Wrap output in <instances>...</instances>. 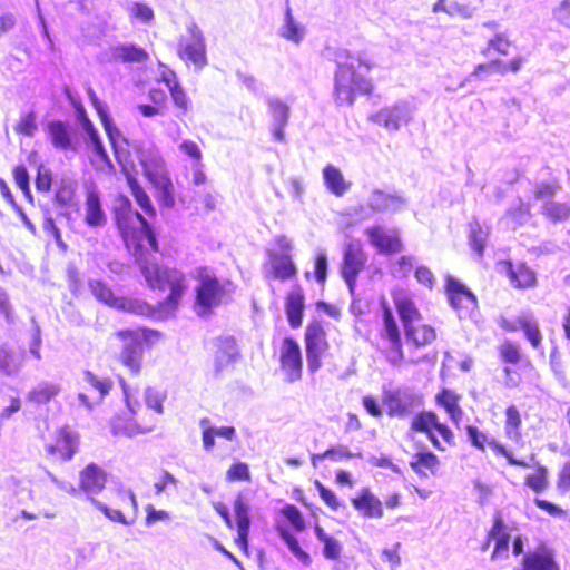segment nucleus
Segmentation results:
<instances>
[{"label":"nucleus","instance_id":"61","mask_svg":"<svg viewBox=\"0 0 570 570\" xmlns=\"http://www.w3.org/2000/svg\"><path fill=\"white\" fill-rule=\"evenodd\" d=\"M18 367L12 352L7 347H0V373L11 375Z\"/></svg>","mask_w":570,"mask_h":570},{"label":"nucleus","instance_id":"34","mask_svg":"<svg viewBox=\"0 0 570 570\" xmlns=\"http://www.w3.org/2000/svg\"><path fill=\"white\" fill-rule=\"evenodd\" d=\"M61 392V386L53 382H40L27 394V401L33 406L48 404Z\"/></svg>","mask_w":570,"mask_h":570},{"label":"nucleus","instance_id":"50","mask_svg":"<svg viewBox=\"0 0 570 570\" xmlns=\"http://www.w3.org/2000/svg\"><path fill=\"white\" fill-rule=\"evenodd\" d=\"M225 478L228 482H249L252 479L249 466L245 462H234L226 471Z\"/></svg>","mask_w":570,"mask_h":570},{"label":"nucleus","instance_id":"55","mask_svg":"<svg viewBox=\"0 0 570 570\" xmlns=\"http://www.w3.org/2000/svg\"><path fill=\"white\" fill-rule=\"evenodd\" d=\"M353 458V453L346 446L330 448L322 453L312 456L313 462L316 460L332 459L343 461Z\"/></svg>","mask_w":570,"mask_h":570},{"label":"nucleus","instance_id":"53","mask_svg":"<svg viewBox=\"0 0 570 570\" xmlns=\"http://www.w3.org/2000/svg\"><path fill=\"white\" fill-rule=\"evenodd\" d=\"M405 204V199L400 196H393L380 193L375 200L374 208L376 210H399Z\"/></svg>","mask_w":570,"mask_h":570},{"label":"nucleus","instance_id":"40","mask_svg":"<svg viewBox=\"0 0 570 570\" xmlns=\"http://www.w3.org/2000/svg\"><path fill=\"white\" fill-rule=\"evenodd\" d=\"M522 415L514 404H510L504 411V433L508 438H521Z\"/></svg>","mask_w":570,"mask_h":570},{"label":"nucleus","instance_id":"18","mask_svg":"<svg viewBox=\"0 0 570 570\" xmlns=\"http://www.w3.org/2000/svg\"><path fill=\"white\" fill-rule=\"evenodd\" d=\"M177 53L180 59L197 68H203L207 63L205 40L196 24L188 28V36L180 38Z\"/></svg>","mask_w":570,"mask_h":570},{"label":"nucleus","instance_id":"58","mask_svg":"<svg viewBox=\"0 0 570 570\" xmlns=\"http://www.w3.org/2000/svg\"><path fill=\"white\" fill-rule=\"evenodd\" d=\"M141 407L146 410V419H150L155 423V416L149 415V412L151 411L155 415L163 414V397H160L157 393L148 392L146 394V405H141Z\"/></svg>","mask_w":570,"mask_h":570},{"label":"nucleus","instance_id":"15","mask_svg":"<svg viewBox=\"0 0 570 570\" xmlns=\"http://www.w3.org/2000/svg\"><path fill=\"white\" fill-rule=\"evenodd\" d=\"M511 534L504 518L500 511L493 514L492 525L487 531L485 539L480 546V550L485 552L492 546L491 560L499 561L508 559Z\"/></svg>","mask_w":570,"mask_h":570},{"label":"nucleus","instance_id":"57","mask_svg":"<svg viewBox=\"0 0 570 570\" xmlns=\"http://www.w3.org/2000/svg\"><path fill=\"white\" fill-rule=\"evenodd\" d=\"M82 126L89 136V139L94 146V150L96 151V154L100 156L104 160H107V154L104 149L102 142L92 122L88 118L83 117Z\"/></svg>","mask_w":570,"mask_h":570},{"label":"nucleus","instance_id":"62","mask_svg":"<svg viewBox=\"0 0 570 570\" xmlns=\"http://www.w3.org/2000/svg\"><path fill=\"white\" fill-rule=\"evenodd\" d=\"M75 196L72 186L66 180H60L59 186L56 188L55 199L58 204L65 206L69 205Z\"/></svg>","mask_w":570,"mask_h":570},{"label":"nucleus","instance_id":"38","mask_svg":"<svg viewBox=\"0 0 570 570\" xmlns=\"http://www.w3.org/2000/svg\"><path fill=\"white\" fill-rule=\"evenodd\" d=\"M85 222L91 227L101 226L106 222V216L101 209L99 196L95 190H89L87 193Z\"/></svg>","mask_w":570,"mask_h":570},{"label":"nucleus","instance_id":"33","mask_svg":"<svg viewBox=\"0 0 570 570\" xmlns=\"http://www.w3.org/2000/svg\"><path fill=\"white\" fill-rule=\"evenodd\" d=\"M116 508H105V513L114 521L127 523V515L137 509V502L132 493H119L115 501Z\"/></svg>","mask_w":570,"mask_h":570},{"label":"nucleus","instance_id":"63","mask_svg":"<svg viewBox=\"0 0 570 570\" xmlns=\"http://www.w3.org/2000/svg\"><path fill=\"white\" fill-rule=\"evenodd\" d=\"M553 17L559 24L570 29V0H562L553 9Z\"/></svg>","mask_w":570,"mask_h":570},{"label":"nucleus","instance_id":"30","mask_svg":"<svg viewBox=\"0 0 570 570\" xmlns=\"http://www.w3.org/2000/svg\"><path fill=\"white\" fill-rule=\"evenodd\" d=\"M409 464L420 478H428L438 473L441 462L434 452L423 446L412 455Z\"/></svg>","mask_w":570,"mask_h":570},{"label":"nucleus","instance_id":"36","mask_svg":"<svg viewBox=\"0 0 570 570\" xmlns=\"http://www.w3.org/2000/svg\"><path fill=\"white\" fill-rule=\"evenodd\" d=\"M147 51L132 43L120 45L112 49V59L121 63H142L148 60Z\"/></svg>","mask_w":570,"mask_h":570},{"label":"nucleus","instance_id":"10","mask_svg":"<svg viewBox=\"0 0 570 570\" xmlns=\"http://www.w3.org/2000/svg\"><path fill=\"white\" fill-rule=\"evenodd\" d=\"M215 511L222 517L228 529H236L235 544L248 554V537L250 529V508L244 495L237 494L233 503L234 519L229 514L228 507L223 502L214 503Z\"/></svg>","mask_w":570,"mask_h":570},{"label":"nucleus","instance_id":"41","mask_svg":"<svg viewBox=\"0 0 570 570\" xmlns=\"http://www.w3.org/2000/svg\"><path fill=\"white\" fill-rule=\"evenodd\" d=\"M370 120L387 130H397L401 126L402 117L396 109L384 108L371 115Z\"/></svg>","mask_w":570,"mask_h":570},{"label":"nucleus","instance_id":"35","mask_svg":"<svg viewBox=\"0 0 570 570\" xmlns=\"http://www.w3.org/2000/svg\"><path fill=\"white\" fill-rule=\"evenodd\" d=\"M532 466L533 471L524 475L523 483L525 488L531 490L533 493H542L548 490L550 485L549 470L546 465L537 462Z\"/></svg>","mask_w":570,"mask_h":570},{"label":"nucleus","instance_id":"8","mask_svg":"<svg viewBox=\"0 0 570 570\" xmlns=\"http://www.w3.org/2000/svg\"><path fill=\"white\" fill-rule=\"evenodd\" d=\"M114 335L125 344L118 361L131 375H139L142 368V345H150L159 340L160 333L147 327H137L119 330Z\"/></svg>","mask_w":570,"mask_h":570},{"label":"nucleus","instance_id":"20","mask_svg":"<svg viewBox=\"0 0 570 570\" xmlns=\"http://www.w3.org/2000/svg\"><path fill=\"white\" fill-rule=\"evenodd\" d=\"M366 261L367 258L363 250V244L361 240L356 239L350 242L346 245L343 255L341 274L351 289H353L356 285L357 277L364 269Z\"/></svg>","mask_w":570,"mask_h":570},{"label":"nucleus","instance_id":"48","mask_svg":"<svg viewBox=\"0 0 570 570\" xmlns=\"http://www.w3.org/2000/svg\"><path fill=\"white\" fill-rule=\"evenodd\" d=\"M13 130L19 136L32 137L38 130L36 114L30 111L21 116L14 125Z\"/></svg>","mask_w":570,"mask_h":570},{"label":"nucleus","instance_id":"42","mask_svg":"<svg viewBox=\"0 0 570 570\" xmlns=\"http://www.w3.org/2000/svg\"><path fill=\"white\" fill-rule=\"evenodd\" d=\"M488 235V228H484L479 222L474 220L469 224V245L479 256L484 253Z\"/></svg>","mask_w":570,"mask_h":570},{"label":"nucleus","instance_id":"13","mask_svg":"<svg viewBox=\"0 0 570 570\" xmlns=\"http://www.w3.org/2000/svg\"><path fill=\"white\" fill-rule=\"evenodd\" d=\"M79 443V434L69 425H63L55 431L52 440L45 445V452L53 463L67 462L78 451Z\"/></svg>","mask_w":570,"mask_h":570},{"label":"nucleus","instance_id":"6","mask_svg":"<svg viewBox=\"0 0 570 570\" xmlns=\"http://www.w3.org/2000/svg\"><path fill=\"white\" fill-rule=\"evenodd\" d=\"M193 278L196 281L194 304L200 314H210L229 298L233 283L218 277L209 266L196 267Z\"/></svg>","mask_w":570,"mask_h":570},{"label":"nucleus","instance_id":"31","mask_svg":"<svg viewBox=\"0 0 570 570\" xmlns=\"http://www.w3.org/2000/svg\"><path fill=\"white\" fill-rule=\"evenodd\" d=\"M107 482V474L102 468L89 463L79 472V488L86 493L100 492Z\"/></svg>","mask_w":570,"mask_h":570},{"label":"nucleus","instance_id":"12","mask_svg":"<svg viewBox=\"0 0 570 570\" xmlns=\"http://www.w3.org/2000/svg\"><path fill=\"white\" fill-rule=\"evenodd\" d=\"M304 345L308 371L315 373L322 367L323 358L331 350L323 321L314 318L306 325Z\"/></svg>","mask_w":570,"mask_h":570},{"label":"nucleus","instance_id":"23","mask_svg":"<svg viewBox=\"0 0 570 570\" xmlns=\"http://www.w3.org/2000/svg\"><path fill=\"white\" fill-rule=\"evenodd\" d=\"M353 508L365 519H382L384 515L383 502L374 494L370 487H363L351 498Z\"/></svg>","mask_w":570,"mask_h":570},{"label":"nucleus","instance_id":"24","mask_svg":"<svg viewBox=\"0 0 570 570\" xmlns=\"http://www.w3.org/2000/svg\"><path fill=\"white\" fill-rule=\"evenodd\" d=\"M498 354L501 362L504 364L503 374L508 385L515 386L517 382L512 379V365H518L522 362L529 364V361L525 358V355L522 351V347L519 343L504 340L498 346Z\"/></svg>","mask_w":570,"mask_h":570},{"label":"nucleus","instance_id":"14","mask_svg":"<svg viewBox=\"0 0 570 570\" xmlns=\"http://www.w3.org/2000/svg\"><path fill=\"white\" fill-rule=\"evenodd\" d=\"M89 288L98 301L110 307L145 316H149L153 312L150 305L146 302L116 296L112 289L102 281H91Z\"/></svg>","mask_w":570,"mask_h":570},{"label":"nucleus","instance_id":"9","mask_svg":"<svg viewBox=\"0 0 570 570\" xmlns=\"http://www.w3.org/2000/svg\"><path fill=\"white\" fill-rule=\"evenodd\" d=\"M279 519L276 520L275 530L287 544L291 552L305 566L312 560L309 554L304 551L297 538L293 534L289 527L295 532H304L307 528L306 520L302 511L294 504L286 503L278 510Z\"/></svg>","mask_w":570,"mask_h":570},{"label":"nucleus","instance_id":"45","mask_svg":"<svg viewBox=\"0 0 570 570\" xmlns=\"http://www.w3.org/2000/svg\"><path fill=\"white\" fill-rule=\"evenodd\" d=\"M316 538L324 543L323 554L326 559L336 560L340 558L342 546L333 537L325 533L322 527H315Z\"/></svg>","mask_w":570,"mask_h":570},{"label":"nucleus","instance_id":"52","mask_svg":"<svg viewBox=\"0 0 570 570\" xmlns=\"http://www.w3.org/2000/svg\"><path fill=\"white\" fill-rule=\"evenodd\" d=\"M217 353V357L220 363L234 362L240 356L236 341L233 337L222 341Z\"/></svg>","mask_w":570,"mask_h":570},{"label":"nucleus","instance_id":"2","mask_svg":"<svg viewBox=\"0 0 570 570\" xmlns=\"http://www.w3.org/2000/svg\"><path fill=\"white\" fill-rule=\"evenodd\" d=\"M376 67L375 59L365 53L347 55L345 61L337 62L333 89L336 105L351 106L358 96L372 95L374 82L368 73Z\"/></svg>","mask_w":570,"mask_h":570},{"label":"nucleus","instance_id":"51","mask_svg":"<svg viewBox=\"0 0 570 570\" xmlns=\"http://www.w3.org/2000/svg\"><path fill=\"white\" fill-rule=\"evenodd\" d=\"M542 213L550 222L558 223L570 217V206L560 203H550L546 205Z\"/></svg>","mask_w":570,"mask_h":570},{"label":"nucleus","instance_id":"1","mask_svg":"<svg viewBox=\"0 0 570 570\" xmlns=\"http://www.w3.org/2000/svg\"><path fill=\"white\" fill-rule=\"evenodd\" d=\"M382 404L390 417L406 419L411 416L410 430L426 435L434 449L444 451L445 445L455 446L456 438L449 424L442 422L436 412L422 410L414 413L415 397L399 389L385 390Z\"/></svg>","mask_w":570,"mask_h":570},{"label":"nucleus","instance_id":"5","mask_svg":"<svg viewBox=\"0 0 570 570\" xmlns=\"http://www.w3.org/2000/svg\"><path fill=\"white\" fill-rule=\"evenodd\" d=\"M391 295L409 346L414 350L431 346L438 340L436 327L424 322L414 298L401 288L392 291Z\"/></svg>","mask_w":570,"mask_h":570},{"label":"nucleus","instance_id":"16","mask_svg":"<svg viewBox=\"0 0 570 570\" xmlns=\"http://www.w3.org/2000/svg\"><path fill=\"white\" fill-rule=\"evenodd\" d=\"M279 368L287 382H296L303 373V355L298 342L293 336L283 338L278 352Z\"/></svg>","mask_w":570,"mask_h":570},{"label":"nucleus","instance_id":"11","mask_svg":"<svg viewBox=\"0 0 570 570\" xmlns=\"http://www.w3.org/2000/svg\"><path fill=\"white\" fill-rule=\"evenodd\" d=\"M110 431L114 435L132 436L149 432L154 429V421L146 419V410L140 404H130L115 413L109 420Z\"/></svg>","mask_w":570,"mask_h":570},{"label":"nucleus","instance_id":"60","mask_svg":"<svg viewBox=\"0 0 570 570\" xmlns=\"http://www.w3.org/2000/svg\"><path fill=\"white\" fill-rule=\"evenodd\" d=\"M327 257L324 253L316 254L314 258V278L321 285H324L327 279Z\"/></svg>","mask_w":570,"mask_h":570},{"label":"nucleus","instance_id":"3","mask_svg":"<svg viewBox=\"0 0 570 570\" xmlns=\"http://www.w3.org/2000/svg\"><path fill=\"white\" fill-rule=\"evenodd\" d=\"M115 225L128 250L141 256L145 250L158 252L156 235L149 223L132 208L127 197H119L112 209Z\"/></svg>","mask_w":570,"mask_h":570},{"label":"nucleus","instance_id":"29","mask_svg":"<svg viewBox=\"0 0 570 570\" xmlns=\"http://www.w3.org/2000/svg\"><path fill=\"white\" fill-rule=\"evenodd\" d=\"M46 132L55 148L65 151H76L77 144L68 124L60 120L49 121L46 126Z\"/></svg>","mask_w":570,"mask_h":570},{"label":"nucleus","instance_id":"26","mask_svg":"<svg viewBox=\"0 0 570 570\" xmlns=\"http://www.w3.org/2000/svg\"><path fill=\"white\" fill-rule=\"evenodd\" d=\"M284 308L289 326L294 330L301 327L305 309V294L301 285H293L286 293Z\"/></svg>","mask_w":570,"mask_h":570},{"label":"nucleus","instance_id":"46","mask_svg":"<svg viewBox=\"0 0 570 570\" xmlns=\"http://www.w3.org/2000/svg\"><path fill=\"white\" fill-rule=\"evenodd\" d=\"M432 11L434 13L445 12L451 17L461 16L470 18L472 16V10L468 6L449 0H436L432 7Z\"/></svg>","mask_w":570,"mask_h":570},{"label":"nucleus","instance_id":"32","mask_svg":"<svg viewBox=\"0 0 570 570\" xmlns=\"http://www.w3.org/2000/svg\"><path fill=\"white\" fill-rule=\"evenodd\" d=\"M269 273L273 278L282 282L293 279L297 276V267L292 257L287 254H273L269 257Z\"/></svg>","mask_w":570,"mask_h":570},{"label":"nucleus","instance_id":"44","mask_svg":"<svg viewBox=\"0 0 570 570\" xmlns=\"http://www.w3.org/2000/svg\"><path fill=\"white\" fill-rule=\"evenodd\" d=\"M179 150L193 160V164L196 167L194 178H204L205 175L202 171L203 153L198 144L189 139L184 140L179 145Z\"/></svg>","mask_w":570,"mask_h":570},{"label":"nucleus","instance_id":"47","mask_svg":"<svg viewBox=\"0 0 570 570\" xmlns=\"http://www.w3.org/2000/svg\"><path fill=\"white\" fill-rule=\"evenodd\" d=\"M512 45V41L507 37V35L495 33L482 49V53L484 56H490L491 53L507 56Z\"/></svg>","mask_w":570,"mask_h":570},{"label":"nucleus","instance_id":"17","mask_svg":"<svg viewBox=\"0 0 570 570\" xmlns=\"http://www.w3.org/2000/svg\"><path fill=\"white\" fill-rule=\"evenodd\" d=\"M464 430L471 445L476 450L485 452L487 448L489 446L495 455L503 456L510 465L524 469L529 466V462L527 460L515 458L504 444L493 439H489V436L479 430L478 426L469 424L464 428Z\"/></svg>","mask_w":570,"mask_h":570},{"label":"nucleus","instance_id":"7","mask_svg":"<svg viewBox=\"0 0 570 570\" xmlns=\"http://www.w3.org/2000/svg\"><path fill=\"white\" fill-rule=\"evenodd\" d=\"M382 325L379 331L380 342L377 352L391 365L399 366L403 363H416L420 358L406 357L404 342L396 317L389 304L381 307Z\"/></svg>","mask_w":570,"mask_h":570},{"label":"nucleus","instance_id":"43","mask_svg":"<svg viewBox=\"0 0 570 570\" xmlns=\"http://www.w3.org/2000/svg\"><path fill=\"white\" fill-rule=\"evenodd\" d=\"M27 161L28 166L20 165L16 167L13 171L14 178H29L28 167L35 169L36 178L51 177L50 171L43 168L36 151L29 154Z\"/></svg>","mask_w":570,"mask_h":570},{"label":"nucleus","instance_id":"22","mask_svg":"<svg viewBox=\"0 0 570 570\" xmlns=\"http://www.w3.org/2000/svg\"><path fill=\"white\" fill-rule=\"evenodd\" d=\"M525 59L522 56H515L511 60L504 62L499 59H493L488 62L479 63L474 67L470 78L475 81H484L493 75L517 73L520 71Z\"/></svg>","mask_w":570,"mask_h":570},{"label":"nucleus","instance_id":"4","mask_svg":"<svg viewBox=\"0 0 570 570\" xmlns=\"http://www.w3.org/2000/svg\"><path fill=\"white\" fill-rule=\"evenodd\" d=\"M144 275L153 291L167 293L155 306L150 305L153 312L149 316L155 314L161 316L174 315L187 291L185 274L175 267L156 265L151 268L146 267Z\"/></svg>","mask_w":570,"mask_h":570},{"label":"nucleus","instance_id":"39","mask_svg":"<svg viewBox=\"0 0 570 570\" xmlns=\"http://www.w3.org/2000/svg\"><path fill=\"white\" fill-rule=\"evenodd\" d=\"M519 325L523 332L525 338L529 341L534 350H538L542 345L543 336L538 322L529 315L519 316Z\"/></svg>","mask_w":570,"mask_h":570},{"label":"nucleus","instance_id":"25","mask_svg":"<svg viewBox=\"0 0 570 570\" xmlns=\"http://www.w3.org/2000/svg\"><path fill=\"white\" fill-rule=\"evenodd\" d=\"M365 234L368 237L370 244L383 255H394L403 250V243L399 234L386 233L380 226H371L366 228Z\"/></svg>","mask_w":570,"mask_h":570},{"label":"nucleus","instance_id":"19","mask_svg":"<svg viewBox=\"0 0 570 570\" xmlns=\"http://www.w3.org/2000/svg\"><path fill=\"white\" fill-rule=\"evenodd\" d=\"M444 292L450 306L458 313L466 315L478 308V298L471 289L454 276H446Z\"/></svg>","mask_w":570,"mask_h":570},{"label":"nucleus","instance_id":"49","mask_svg":"<svg viewBox=\"0 0 570 570\" xmlns=\"http://www.w3.org/2000/svg\"><path fill=\"white\" fill-rule=\"evenodd\" d=\"M130 190L132 196L135 197L137 204L145 210V213L150 216H156V209L154 208L148 195L144 190L142 187L139 186L138 180H128Z\"/></svg>","mask_w":570,"mask_h":570},{"label":"nucleus","instance_id":"21","mask_svg":"<svg viewBox=\"0 0 570 570\" xmlns=\"http://www.w3.org/2000/svg\"><path fill=\"white\" fill-rule=\"evenodd\" d=\"M515 570H560L554 550L546 543L527 551Z\"/></svg>","mask_w":570,"mask_h":570},{"label":"nucleus","instance_id":"56","mask_svg":"<svg viewBox=\"0 0 570 570\" xmlns=\"http://www.w3.org/2000/svg\"><path fill=\"white\" fill-rule=\"evenodd\" d=\"M154 10L147 3L135 2L130 8L131 20L149 23L154 20Z\"/></svg>","mask_w":570,"mask_h":570},{"label":"nucleus","instance_id":"27","mask_svg":"<svg viewBox=\"0 0 570 570\" xmlns=\"http://www.w3.org/2000/svg\"><path fill=\"white\" fill-rule=\"evenodd\" d=\"M461 395L449 387H441L434 396L435 404L443 409L450 421L459 428L463 420V409L460 405Z\"/></svg>","mask_w":570,"mask_h":570},{"label":"nucleus","instance_id":"59","mask_svg":"<svg viewBox=\"0 0 570 570\" xmlns=\"http://www.w3.org/2000/svg\"><path fill=\"white\" fill-rule=\"evenodd\" d=\"M95 106L102 122V126L105 128V131L107 132L109 139L111 141H115L120 136L118 128L115 126L105 108L100 106V104L97 100H95Z\"/></svg>","mask_w":570,"mask_h":570},{"label":"nucleus","instance_id":"37","mask_svg":"<svg viewBox=\"0 0 570 570\" xmlns=\"http://www.w3.org/2000/svg\"><path fill=\"white\" fill-rule=\"evenodd\" d=\"M269 114L275 121V128L273 130V135L276 140H284V127L287 125L289 118V108L286 104L278 99L271 100L269 104Z\"/></svg>","mask_w":570,"mask_h":570},{"label":"nucleus","instance_id":"54","mask_svg":"<svg viewBox=\"0 0 570 570\" xmlns=\"http://www.w3.org/2000/svg\"><path fill=\"white\" fill-rule=\"evenodd\" d=\"M314 485L318 491V494L323 502L332 510L337 511L342 508V502L337 498L336 493L330 488L325 487L320 480L314 481Z\"/></svg>","mask_w":570,"mask_h":570},{"label":"nucleus","instance_id":"28","mask_svg":"<svg viewBox=\"0 0 570 570\" xmlns=\"http://www.w3.org/2000/svg\"><path fill=\"white\" fill-rule=\"evenodd\" d=\"M503 265L512 286L518 289L533 288L537 285L535 272L523 262L504 261Z\"/></svg>","mask_w":570,"mask_h":570},{"label":"nucleus","instance_id":"64","mask_svg":"<svg viewBox=\"0 0 570 570\" xmlns=\"http://www.w3.org/2000/svg\"><path fill=\"white\" fill-rule=\"evenodd\" d=\"M556 487L560 493L570 491V461L561 465L557 475Z\"/></svg>","mask_w":570,"mask_h":570}]
</instances>
